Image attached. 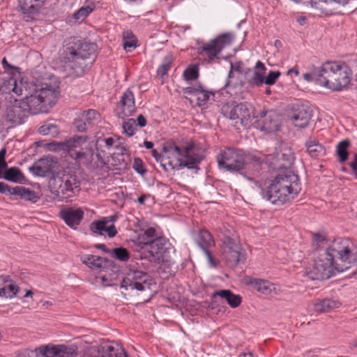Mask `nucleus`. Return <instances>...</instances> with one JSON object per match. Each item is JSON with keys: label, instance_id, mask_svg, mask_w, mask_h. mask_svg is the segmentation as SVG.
<instances>
[{"label": "nucleus", "instance_id": "nucleus-17", "mask_svg": "<svg viewBox=\"0 0 357 357\" xmlns=\"http://www.w3.org/2000/svg\"><path fill=\"white\" fill-rule=\"evenodd\" d=\"M167 242L166 240L162 237L155 238L153 241L151 243V245L146 248L148 251V255L144 254L140 255L139 259L141 261L148 259V262H151L152 258L154 261H159L162 257V254L166 252Z\"/></svg>", "mask_w": 357, "mask_h": 357}, {"label": "nucleus", "instance_id": "nucleus-38", "mask_svg": "<svg viewBox=\"0 0 357 357\" xmlns=\"http://www.w3.org/2000/svg\"><path fill=\"white\" fill-rule=\"evenodd\" d=\"M94 6L93 4L84 6L81 7L79 10L75 12L70 22L73 20L74 23H80L83 22L86 17L93 10Z\"/></svg>", "mask_w": 357, "mask_h": 357}, {"label": "nucleus", "instance_id": "nucleus-61", "mask_svg": "<svg viewBox=\"0 0 357 357\" xmlns=\"http://www.w3.org/2000/svg\"><path fill=\"white\" fill-rule=\"evenodd\" d=\"M7 169L8 168L6 161L0 160V172L3 174Z\"/></svg>", "mask_w": 357, "mask_h": 357}, {"label": "nucleus", "instance_id": "nucleus-23", "mask_svg": "<svg viewBox=\"0 0 357 357\" xmlns=\"http://www.w3.org/2000/svg\"><path fill=\"white\" fill-rule=\"evenodd\" d=\"M109 220L107 218H102L100 220L93 221L90 224V231L93 235H104L105 233L109 238L115 236L117 234V230L114 224L107 225Z\"/></svg>", "mask_w": 357, "mask_h": 357}, {"label": "nucleus", "instance_id": "nucleus-40", "mask_svg": "<svg viewBox=\"0 0 357 357\" xmlns=\"http://www.w3.org/2000/svg\"><path fill=\"white\" fill-rule=\"evenodd\" d=\"M321 66L319 68H314L312 72L303 74V78L307 82H314L315 84L322 86Z\"/></svg>", "mask_w": 357, "mask_h": 357}, {"label": "nucleus", "instance_id": "nucleus-24", "mask_svg": "<svg viewBox=\"0 0 357 357\" xmlns=\"http://www.w3.org/2000/svg\"><path fill=\"white\" fill-rule=\"evenodd\" d=\"M183 91L184 94L192 96L199 107L206 105L209 100L210 96H214L212 91L205 90L201 86L185 87Z\"/></svg>", "mask_w": 357, "mask_h": 357}, {"label": "nucleus", "instance_id": "nucleus-57", "mask_svg": "<svg viewBox=\"0 0 357 357\" xmlns=\"http://www.w3.org/2000/svg\"><path fill=\"white\" fill-rule=\"evenodd\" d=\"M167 160V159L166 158H164L163 159H162L161 160H160L158 162L159 163V165L161 168H162V169H164L165 172H168L170 171V169L166 166V161Z\"/></svg>", "mask_w": 357, "mask_h": 357}, {"label": "nucleus", "instance_id": "nucleus-12", "mask_svg": "<svg viewBox=\"0 0 357 357\" xmlns=\"http://www.w3.org/2000/svg\"><path fill=\"white\" fill-rule=\"evenodd\" d=\"M152 278L144 271L135 270L127 274L121 282V288L125 289L145 291L151 289Z\"/></svg>", "mask_w": 357, "mask_h": 357}, {"label": "nucleus", "instance_id": "nucleus-14", "mask_svg": "<svg viewBox=\"0 0 357 357\" xmlns=\"http://www.w3.org/2000/svg\"><path fill=\"white\" fill-rule=\"evenodd\" d=\"M349 2V0H311L310 4L317 13L331 15L341 13Z\"/></svg>", "mask_w": 357, "mask_h": 357}, {"label": "nucleus", "instance_id": "nucleus-22", "mask_svg": "<svg viewBox=\"0 0 357 357\" xmlns=\"http://www.w3.org/2000/svg\"><path fill=\"white\" fill-rule=\"evenodd\" d=\"M255 126L261 131L271 132L278 130V123L274 119L272 112L263 111L260 113L259 119L254 123Z\"/></svg>", "mask_w": 357, "mask_h": 357}, {"label": "nucleus", "instance_id": "nucleus-5", "mask_svg": "<svg viewBox=\"0 0 357 357\" xmlns=\"http://www.w3.org/2000/svg\"><path fill=\"white\" fill-rule=\"evenodd\" d=\"M322 86L331 90L340 91L351 82V70L342 61H327L321 65Z\"/></svg>", "mask_w": 357, "mask_h": 357}, {"label": "nucleus", "instance_id": "nucleus-9", "mask_svg": "<svg viewBox=\"0 0 357 357\" xmlns=\"http://www.w3.org/2000/svg\"><path fill=\"white\" fill-rule=\"evenodd\" d=\"M242 251L243 248L236 239L230 236L224 235L222 238V255L228 266L235 267L245 259Z\"/></svg>", "mask_w": 357, "mask_h": 357}, {"label": "nucleus", "instance_id": "nucleus-48", "mask_svg": "<svg viewBox=\"0 0 357 357\" xmlns=\"http://www.w3.org/2000/svg\"><path fill=\"white\" fill-rule=\"evenodd\" d=\"M183 76L186 80H195L199 76V71L196 66L189 68L184 71Z\"/></svg>", "mask_w": 357, "mask_h": 357}, {"label": "nucleus", "instance_id": "nucleus-4", "mask_svg": "<svg viewBox=\"0 0 357 357\" xmlns=\"http://www.w3.org/2000/svg\"><path fill=\"white\" fill-rule=\"evenodd\" d=\"M301 190L298 176L286 169L271 181L266 191L261 190V194L273 204L282 205L296 198Z\"/></svg>", "mask_w": 357, "mask_h": 357}, {"label": "nucleus", "instance_id": "nucleus-27", "mask_svg": "<svg viewBox=\"0 0 357 357\" xmlns=\"http://www.w3.org/2000/svg\"><path fill=\"white\" fill-rule=\"evenodd\" d=\"M82 261L93 269H102L111 266L113 263L109 259L92 255H85L82 257Z\"/></svg>", "mask_w": 357, "mask_h": 357}, {"label": "nucleus", "instance_id": "nucleus-18", "mask_svg": "<svg viewBox=\"0 0 357 357\" xmlns=\"http://www.w3.org/2000/svg\"><path fill=\"white\" fill-rule=\"evenodd\" d=\"M99 114L94 109L84 111L74 121V125L79 132H86L92 128L98 121Z\"/></svg>", "mask_w": 357, "mask_h": 357}, {"label": "nucleus", "instance_id": "nucleus-30", "mask_svg": "<svg viewBox=\"0 0 357 357\" xmlns=\"http://www.w3.org/2000/svg\"><path fill=\"white\" fill-rule=\"evenodd\" d=\"M45 0H18L19 7L24 14L31 15L38 13Z\"/></svg>", "mask_w": 357, "mask_h": 357}, {"label": "nucleus", "instance_id": "nucleus-7", "mask_svg": "<svg viewBox=\"0 0 357 357\" xmlns=\"http://www.w3.org/2000/svg\"><path fill=\"white\" fill-rule=\"evenodd\" d=\"M254 107L248 102H241L234 106L229 110V106L225 105L222 107L221 112L230 120L234 121L236 126L241 125L244 128H248L255 118L258 116L255 115Z\"/></svg>", "mask_w": 357, "mask_h": 357}, {"label": "nucleus", "instance_id": "nucleus-35", "mask_svg": "<svg viewBox=\"0 0 357 357\" xmlns=\"http://www.w3.org/2000/svg\"><path fill=\"white\" fill-rule=\"evenodd\" d=\"M3 178L6 181L17 183H24L26 180L21 170L15 167L7 169L3 173Z\"/></svg>", "mask_w": 357, "mask_h": 357}, {"label": "nucleus", "instance_id": "nucleus-64", "mask_svg": "<svg viewBox=\"0 0 357 357\" xmlns=\"http://www.w3.org/2000/svg\"><path fill=\"white\" fill-rule=\"evenodd\" d=\"M2 65H3V67L4 69H6V68H10V69H13L14 68L13 66H12L11 65H10L6 59V58H3V60H2Z\"/></svg>", "mask_w": 357, "mask_h": 357}, {"label": "nucleus", "instance_id": "nucleus-10", "mask_svg": "<svg viewBox=\"0 0 357 357\" xmlns=\"http://www.w3.org/2000/svg\"><path fill=\"white\" fill-rule=\"evenodd\" d=\"M234 39V35L232 33H224L204 44L199 50L198 53L201 56L207 57L210 63L217 57L223 48L230 45Z\"/></svg>", "mask_w": 357, "mask_h": 357}, {"label": "nucleus", "instance_id": "nucleus-15", "mask_svg": "<svg viewBox=\"0 0 357 357\" xmlns=\"http://www.w3.org/2000/svg\"><path fill=\"white\" fill-rule=\"evenodd\" d=\"M83 357H128L122 347L118 345L104 344L87 349Z\"/></svg>", "mask_w": 357, "mask_h": 357}, {"label": "nucleus", "instance_id": "nucleus-8", "mask_svg": "<svg viewBox=\"0 0 357 357\" xmlns=\"http://www.w3.org/2000/svg\"><path fill=\"white\" fill-rule=\"evenodd\" d=\"M63 149L75 160L82 161L84 164H90L93 160L94 152L87 146L86 137L79 136L70 138L62 144Z\"/></svg>", "mask_w": 357, "mask_h": 357}, {"label": "nucleus", "instance_id": "nucleus-52", "mask_svg": "<svg viewBox=\"0 0 357 357\" xmlns=\"http://www.w3.org/2000/svg\"><path fill=\"white\" fill-rule=\"evenodd\" d=\"M13 189L14 187H10L8 185L0 181V193L4 194L8 192L12 195Z\"/></svg>", "mask_w": 357, "mask_h": 357}, {"label": "nucleus", "instance_id": "nucleus-39", "mask_svg": "<svg viewBox=\"0 0 357 357\" xmlns=\"http://www.w3.org/2000/svg\"><path fill=\"white\" fill-rule=\"evenodd\" d=\"M38 132L43 135L54 137L59 133V128L55 123L46 122L38 128Z\"/></svg>", "mask_w": 357, "mask_h": 357}, {"label": "nucleus", "instance_id": "nucleus-37", "mask_svg": "<svg viewBox=\"0 0 357 357\" xmlns=\"http://www.w3.org/2000/svg\"><path fill=\"white\" fill-rule=\"evenodd\" d=\"M156 236L155 229L153 227H149L144 231V232L139 236L138 241L139 245H142V248L145 249L151 245V243L155 240Z\"/></svg>", "mask_w": 357, "mask_h": 357}, {"label": "nucleus", "instance_id": "nucleus-50", "mask_svg": "<svg viewBox=\"0 0 357 357\" xmlns=\"http://www.w3.org/2000/svg\"><path fill=\"white\" fill-rule=\"evenodd\" d=\"M133 169L141 175H144L146 172V169L144 167L142 160L139 158H135L133 163Z\"/></svg>", "mask_w": 357, "mask_h": 357}, {"label": "nucleus", "instance_id": "nucleus-63", "mask_svg": "<svg viewBox=\"0 0 357 357\" xmlns=\"http://www.w3.org/2000/svg\"><path fill=\"white\" fill-rule=\"evenodd\" d=\"M307 18L304 16H300L296 18V21L300 25H305L307 23Z\"/></svg>", "mask_w": 357, "mask_h": 357}, {"label": "nucleus", "instance_id": "nucleus-49", "mask_svg": "<svg viewBox=\"0 0 357 357\" xmlns=\"http://www.w3.org/2000/svg\"><path fill=\"white\" fill-rule=\"evenodd\" d=\"M294 155L293 153L289 151L288 153H283L282 154V159L284 160V163L282 165L284 166V170L289 169L287 167H290L294 162Z\"/></svg>", "mask_w": 357, "mask_h": 357}, {"label": "nucleus", "instance_id": "nucleus-55", "mask_svg": "<svg viewBox=\"0 0 357 357\" xmlns=\"http://www.w3.org/2000/svg\"><path fill=\"white\" fill-rule=\"evenodd\" d=\"M151 152L152 155L154 157L157 162L165 158L164 155L159 153L155 149H153Z\"/></svg>", "mask_w": 357, "mask_h": 357}, {"label": "nucleus", "instance_id": "nucleus-41", "mask_svg": "<svg viewBox=\"0 0 357 357\" xmlns=\"http://www.w3.org/2000/svg\"><path fill=\"white\" fill-rule=\"evenodd\" d=\"M350 144L349 140L345 139L340 142L337 146V154L339 157L340 162H344L347 160L348 151L347 149Z\"/></svg>", "mask_w": 357, "mask_h": 357}, {"label": "nucleus", "instance_id": "nucleus-34", "mask_svg": "<svg viewBox=\"0 0 357 357\" xmlns=\"http://www.w3.org/2000/svg\"><path fill=\"white\" fill-rule=\"evenodd\" d=\"M340 305L338 301L325 298L319 300L314 303V310L319 313L328 312L334 309L338 308Z\"/></svg>", "mask_w": 357, "mask_h": 357}, {"label": "nucleus", "instance_id": "nucleus-20", "mask_svg": "<svg viewBox=\"0 0 357 357\" xmlns=\"http://www.w3.org/2000/svg\"><path fill=\"white\" fill-rule=\"evenodd\" d=\"M225 301L232 308L238 307L242 298L239 295L234 294L229 289H222L214 291L211 295V302L213 304H217L221 301Z\"/></svg>", "mask_w": 357, "mask_h": 357}, {"label": "nucleus", "instance_id": "nucleus-25", "mask_svg": "<svg viewBox=\"0 0 357 357\" xmlns=\"http://www.w3.org/2000/svg\"><path fill=\"white\" fill-rule=\"evenodd\" d=\"M266 68L261 61L256 63L255 69L251 72L250 75L247 77V83L251 87L259 86L264 84V77L266 73Z\"/></svg>", "mask_w": 357, "mask_h": 357}, {"label": "nucleus", "instance_id": "nucleus-19", "mask_svg": "<svg viewBox=\"0 0 357 357\" xmlns=\"http://www.w3.org/2000/svg\"><path fill=\"white\" fill-rule=\"evenodd\" d=\"M84 215V211L81 208L67 207L60 211V217L73 229H76L79 225Z\"/></svg>", "mask_w": 357, "mask_h": 357}, {"label": "nucleus", "instance_id": "nucleus-21", "mask_svg": "<svg viewBox=\"0 0 357 357\" xmlns=\"http://www.w3.org/2000/svg\"><path fill=\"white\" fill-rule=\"evenodd\" d=\"M163 151L167 153H176L178 155L182 156L184 159L190 160L194 158H202V156L195 151V144L188 143L183 149L170 143L167 144L163 147Z\"/></svg>", "mask_w": 357, "mask_h": 357}, {"label": "nucleus", "instance_id": "nucleus-16", "mask_svg": "<svg viewBox=\"0 0 357 357\" xmlns=\"http://www.w3.org/2000/svg\"><path fill=\"white\" fill-rule=\"evenodd\" d=\"M116 110L117 116L123 119L132 116L136 112L134 94L130 89H127L122 94Z\"/></svg>", "mask_w": 357, "mask_h": 357}, {"label": "nucleus", "instance_id": "nucleus-44", "mask_svg": "<svg viewBox=\"0 0 357 357\" xmlns=\"http://www.w3.org/2000/svg\"><path fill=\"white\" fill-rule=\"evenodd\" d=\"M172 62V56H166L164 59L162 63L160 66L157 70L158 75H160L161 77L166 75L171 68Z\"/></svg>", "mask_w": 357, "mask_h": 357}, {"label": "nucleus", "instance_id": "nucleus-53", "mask_svg": "<svg viewBox=\"0 0 357 357\" xmlns=\"http://www.w3.org/2000/svg\"><path fill=\"white\" fill-rule=\"evenodd\" d=\"M241 63H236L235 64L231 63L230 64V70L228 74V77H231L233 70L237 71L238 73H241Z\"/></svg>", "mask_w": 357, "mask_h": 357}, {"label": "nucleus", "instance_id": "nucleus-26", "mask_svg": "<svg viewBox=\"0 0 357 357\" xmlns=\"http://www.w3.org/2000/svg\"><path fill=\"white\" fill-rule=\"evenodd\" d=\"M19 291V287L10 279L9 276L0 277V297L13 298Z\"/></svg>", "mask_w": 357, "mask_h": 357}, {"label": "nucleus", "instance_id": "nucleus-47", "mask_svg": "<svg viewBox=\"0 0 357 357\" xmlns=\"http://www.w3.org/2000/svg\"><path fill=\"white\" fill-rule=\"evenodd\" d=\"M280 75L279 71H270L267 76L264 75V84L267 85H273Z\"/></svg>", "mask_w": 357, "mask_h": 357}, {"label": "nucleus", "instance_id": "nucleus-46", "mask_svg": "<svg viewBox=\"0 0 357 357\" xmlns=\"http://www.w3.org/2000/svg\"><path fill=\"white\" fill-rule=\"evenodd\" d=\"M29 170L36 176L45 177L48 175V174L45 172V168L41 167L38 162L34 163L32 166L29 167Z\"/></svg>", "mask_w": 357, "mask_h": 357}, {"label": "nucleus", "instance_id": "nucleus-36", "mask_svg": "<svg viewBox=\"0 0 357 357\" xmlns=\"http://www.w3.org/2000/svg\"><path fill=\"white\" fill-rule=\"evenodd\" d=\"M197 243L203 251L209 250L208 249L215 245L211 234L207 230L200 231L197 238Z\"/></svg>", "mask_w": 357, "mask_h": 357}, {"label": "nucleus", "instance_id": "nucleus-54", "mask_svg": "<svg viewBox=\"0 0 357 357\" xmlns=\"http://www.w3.org/2000/svg\"><path fill=\"white\" fill-rule=\"evenodd\" d=\"M137 126L139 127H144L146 125V118L142 115L139 114L137 118Z\"/></svg>", "mask_w": 357, "mask_h": 357}, {"label": "nucleus", "instance_id": "nucleus-45", "mask_svg": "<svg viewBox=\"0 0 357 357\" xmlns=\"http://www.w3.org/2000/svg\"><path fill=\"white\" fill-rule=\"evenodd\" d=\"M38 164L41 167L45 168V172L50 174L52 173L54 168V160L52 158L47 157L45 158H41L38 161Z\"/></svg>", "mask_w": 357, "mask_h": 357}, {"label": "nucleus", "instance_id": "nucleus-62", "mask_svg": "<svg viewBox=\"0 0 357 357\" xmlns=\"http://www.w3.org/2000/svg\"><path fill=\"white\" fill-rule=\"evenodd\" d=\"M102 141L105 143L106 146L108 148H110L111 146H112V145L114 142V140L112 137H108V138L104 139H102Z\"/></svg>", "mask_w": 357, "mask_h": 357}, {"label": "nucleus", "instance_id": "nucleus-2", "mask_svg": "<svg viewBox=\"0 0 357 357\" xmlns=\"http://www.w3.org/2000/svg\"><path fill=\"white\" fill-rule=\"evenodd\" d=\"M13 91L22 96L21 101L10 102L3 110L2 117L10 127L22 124L29 113H46L57 101L59 87L30 82L15 83Z\"/></svg>", "mask_w": 357, "mask_h": 357}, {"label": "nucleus", "instance_id": "nucleus-28", "mask_svg": "<svg viewBox=\"0 0 357 357\" xmlns=\"http://www.w3.org/2000/svg\"><path fill=\"white\" fill-rule=\"evenodd\" d=\"M261 169V161L259 158L254 157L249 162L243 160V166L240 172L241 175L246 177L248 180H252V176L259 172Z\"/></svg>", "mask_w": 357, "mask_h": 357}, {"label": "nucleus", "instance_id": "nucleus-59", "mask_svg": "<svg viewBox=\"0 0 357 357\" xmlns=\"http://www.w3.org/2000/svg\"><path fill=\"white\" fill-rule=\"evenodd\" d=\"M351 167L353 171L355 172L357 178V153H355L354 155V160L351 163Z\"/></svg>", "mask_w": 357, "mask_h": 357}, {"label": "nucleus", "instance_id": "nucleus-29", "mask_svg": "<svg viewBox=\"0 0 357 357\" xmlns=\"http://www.w3.org/2000/svg\"><path fill=\"white\" fill-rule=\"evenodd\" d=\"M166 158L167 159V160L166 161V166L168 167L170 169V170H179L183 169V167H187L188 169H195L197 171L199 168L197 167V165L203 160V158H194L190 160H182L181 158H178V163L174 165L172 162L169 161V158Z\"/></svg>", "mask_w": 357, "mask_h": 357}, {"label": "nucleus", "instance_id": "nucleus-43", "mask_svg": "<svg viewBox=\"0 0 357 357\" xmlns=\"http://www.w3.org/2000/svg\"><path fill=\"white\" fill-rule=\"evenodd\" d=\"M123 132L128 137H132L135 135L137 125L136 121L134 119H128L123 123Z\"/></svg>", "mask_w": 357, "mask_h": 357}, {"label": "nucleus", "instance_id": "nucleus-13", "mask_svg": "<svg viewBox=\"0 0 357 357\" xmlns=\"http://www.w3.org/2000/svg\"><path fill=\"white\" fill-rule=\"evenodd\" d=\"M287 116L295 127L304 128L309 124L312 116V110L307 105L294 104L288 112Z\"/></svg>", "mask_w": 357, "mask_h": 357}, {"label": "nucleus", "instance_id": "nucleus-56", "mask_svg": "<svg viewBox=\"0 0 357 357\" xmlns=\"http://www.w3.org/2000/svg\"><path fill=\"white\" fill-rule=\"evenodd\" d=\"M204 252L205 253L206 256L207 257L208 261L210 263V264L211 266H216V263L213 260V257H212L211 253L210 252V251L209 250H206V251H204Z\"/></svg>", "mask_w": 357, "mask_h": 357}, {"label": "nucleus", "instance_id": "nucleus-11", "mask_svg": "<svg viewBox=\"0 0 357 357\" xmlns=\"http://www.w3.org/2000/svg\"><path fill=\"white\" fill-rule=\"evenodd\" d=\"M244 156L242 150L227 148L218 156L217 161L220 168L231 172H238L243 166Z\"/></svg>", "mask_w": 357, "mask_h": 357}, {"label": "nucleus", "instance_id": "nucleus-33", "mask_svg": "<svg viewBox=\"0 0 357 357\" xmlns=\"http://www.w3.org/2000/svg\"><path fill=\"white\" fill-rule=\"evenodd\" d=\"M12 195L18 196L21 199H24V200L31 202L32 203H36L40 199V197L35 191L23 186L14 187V189H13Z\"/></svg>", "mask_w": 357, "mask_h": 357}, {"label": "nucleus", "instance_id": "nucleus-6", "mask_svg": "<svg viewBox=\"0 0 357 357\" xmlns=\"http://www.w3.org/2000/svg\"><path fill=\"white\" fill-rule=\"evenodd\" d=\"M49 188L52 195L61 200L73 197L80 190V182L73 174H63L54 176L49 182Z\"/></svg>", "mask_w": 357, "mask_h": 357}, {"label": "nucleus", "instance_id": "nucleus-42", "mask_svg": "<svg viewBox=\"0 0 357 357\" xmlns=\"http://www.w3.org/2000/svg\"><path fill=\"white\" fill-rule=\"evenodd\" d=\"M109 255L121 261H127L130 259V252L126 248L123 247L111 250Z\"/></svg>", "mask_w": 357, "mask_h": 357}, {"label": "nucleus", "instance_id": "nucleus-32", "mask_svg": "<svg viewBox=\"0 0 357 357\" xmlns=\"http://www.w3.org/2000/svg\"><path fill=\"white\" fill-rule=\"evenodd\" d=\"M248 284L254 289L264 295L271 294L272 291L275 289L273 284L268 280L252 278L248 282Z\"/></svg>", "mask_w": 357, "mask_h": 357}, {"label": "nucleus", "instance_id": "nucleus-51", "mask_svg": "<svg viewBox=\"0 0 357 357\" xmlns=\"http://www.w3.org/2000/svg\"><path fill=\"white\" fill-rule=\"evenodd\" d=\"M137 39L131 38L130 40H126L123 42V46L126 52H130L132 49L137 47Z\"/></svg>", "mask_w": 357, "mask_h": 357}, {"label": "nucleus", "instance_id": "nucleus-3", "mask_svg": "<svg viewBox=\"0 0 357 357\" xmlns=\"http://www.w3.org/2000/svg\"><path fill=\"white\" fill-rule=\"evenodd\" d=\"M97 45L78 37L70 38L63 52V61L69 74L80 76L91 66L96 58Z\"/></svg>", "mask_w": 357, "mask_h": 357}, {"label": "nucleus", "instance_id": "nucleus-1", "mask_svg": "<svg viewBox=\"0 0 357 357\" xmlns=\"http://www.w3.org/2000/svg\"><path fill=\"white\" fill-rule=\"evenodd\" d=\"M313 264L306 271L312 280L330 278L336 272H344L357 265V248L349 238L330 242L326 235L312 234Z\"/></svg>", "mask_w": 357, "mask_h": 357}, {"label": "nucleus", "instance_id": "nucleus-31", "mask_svg": "<svg viewBox=\"0 0 357 357\" xmlns=\"http://www.w3.org/2000/svg\"><path fill=\"white\" fill-rule=\"evenodd\" d=\"M307 153L310 157L318 158L325 155L326 149L316 139L310 138L305 142Z\"/></svg>", "mask_w": 357, "mask_h": 357}, {"label": "nucleus", "instance_id": "nucleus-58", "mask_svg": "<svg viewBox=\"0 0 357 357\" xmlns=\"http://www.w3.org/2000/svg\"><path fill=\"white\" fill-rule=\"evenodd\" d=\"M94 247L97 249L102 250L105 253L110 254L111 250L107 248L104 244H96Z\"/></svg>", "mask_w": 357, "mask_h": 357}, {"label": "nucleus", "instance_id": "nucleus-60", "mask_svg": "<svg viewBox=\"0 0 357 357\" xmlns=\"http://www.w3.org/2000/svg\"><path fill=\"white\" fill-rule=\"evenodd\" d=\"M136 38L131 31H127L123 33V40Z\"/></svg>", "mask_w": 357, "mask_h": 357}]
</instances>
